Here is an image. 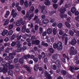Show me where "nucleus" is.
I'll return each mask as SVG.
<instances>
[{
	"instance_id": "1",
	"label": "nucleus",
	"mask_w": 79,
	"mask_h": 79,
	"mask_svg": "<svg viewBox=\"0 0 79 79\" xmlns=\"http://www.w3.org/2000/svg\"><path fill=\"white\" fill-rule=\"evenodd\" d=\"M39 9H41V13L43 14H47V11L45 10V7L44 6H42L41 7L40 6L38 7Z\"/></svg>"
},
{
	"instance_id": "2",
	"label": "nucleus",
	"mask_w": 79,
	"mask_h": 79,
	"mask_svg": "<svg viewBox=\"0 0 79 79\" xmlns=\"http://www.w3.org/2000/svg\"><path fill=\"white\" fill-rule=\"evenodd\" d=\"M57 48L58 50L60 51L62 50V43L61 42H59L57 43Z\"/></svg>"
},
{
	"instance_id": "3",
	"label": "nucleus",
	"mask_w": 79,
	"mask_h": 79,
	"mask_svg": "<svg viewBox=\"0 0 79 79\" xmlns=\"http://www.w3.org/2000/svg\"><path fill=\"white\" fill-rule=\"evenodd\" d=\"M74 69L75 70H78V69H79V68L75 67L74 66L73 67L70 65L69 70L71 71L72 73H74L75 71Z\"/></svg>"
},
{
	"instance_id": "4",
	"label": "nucleus",
	"mask_w": 79,
	"mask_h": 79,
	"mask_svg": "<svg viewBox=\"0 0 79 79\" xmlns=\"http://www.w3.org/2000/svg\"><path fill=\"white\" fill-rule=\"evenodd\" d=\"M23 22V19H22L19 20L16 22V26H21V24H22Z\"/></svg>"
},
{
	"instance_id": "5",
	"label": "nucleus",
	"mask_w": 79,
	"mask_h": 79,
	"mask_svg": "<svg viewBox=\"0 0 79 79\" xmlns=\"http://www.w3.org/2000/svg\"><path fill=\"white\" fill-rule=\"evenodd\" d=\"M34 21H35V22L37 23H40V19L39 18L38 16H37L36 15L35 16L34 18Z\"/></svg>"
},
{
	"instance_id": "6",
	"label": "nucleus",
	"mask_w": 79,
	"mask_h": 79,
	"mask_svg": "<svg viewBox=\"0 0 79 79\" xmlns=\"http://www.w3.org/2000/svg\"><path fill=\"white\" fill-rule=\"evenodd\" d=\"M53 74V72L52 71H50L48 73L46 72L45 73L44 75L45 77H48V76H51L50 75Z\"/></svg>"
},
{
	"instance_id": "7",
	"label": "nucleus",
	"mask_w": 79,
	"mask_h": 79,
	"mask_svg": "<svg viewBox=\"0 0 79 79\" xmlns=\"http://www.w3.org/2000/svg\"><path fill=\"white\" fill-rule=\"evenodd\" d=\"M40 43V41L38 40H33L32 41V44L33 45H34V44H36V45H39Z\"/></svg>"
},
{
	"instance_id": "8",
	"label": "nucleus",
	"mask_w": 79,
	"mask_h": 79,
	"mask_svg": "<svg viewBox=\"0 0 79 79\" xmlns=\"http://www.w3.org/2000/svg\"><path fill=\"white\" fill-rule=\"evenodd\" d=\"M44 3L46 6H48L50 4V1L49 0H45L44 1Z\"/></svg>"
},
{
	"instance_id": "9",
	"label": "nucleus",
	"mask_w": 79,
	"mask_h": 79,
	"mask_svg": "<svg viewBox=\"0 0 79 79\" xmlns=\"http://www.w3.org/2000/svg\"><path fill=\"white\" fill-rule=\"evenodd\" d=\"M29 13H31V12L29 11H28L27 12V14L26 15V16L24 17L23 18L24 20H26L27 18H29Z\"/></svg>"
},
{
	"instance_id": "10",
	"label": "nucleus",
	"mask_w": 79,
	"mask_h": 79,
	"mask_svg": "<svg viewBox=\"0 0 79 79\" xmlns=\"http://www.w3.org/2000/svg\"><path fill=\"white\" fill-rule=\"evenodd\" d=\"M9 63H8V62H6L4 61H3L2 63V66H6V67H8L9 64Z\"/></svg>"
},
{
	"instance_id": "11",
	"label": "nucleus",
	"mask_w": 79,
	"mask_h": 79,
	"mask_svg": "<svg viewBox=\"0 0 79 79\" xmlns=\"http://www.w3.org/2000/svg\"><path fill=\"white\" fill-rule=\"evenodd\" d=\"M12 15L13 16V18H15L17 15V13L15 11V10L14 9H13L12 10Z\"/></svg>"
},
{
	"instance_id": "12",
	"label": "nucleus",
	"mask_w": 79,
	"mask_h": 79,
	"mask_svg": "<svg viewBox=\"0 0 79 79\" xmlns=\"http://www.w3.org/2000/svg\"><path fill=\"white\" fill-rule=\"evenodd\" d=\"M56 64L57 65V66L58 68H60L61 66V63H60V61L58 60H57L56 61Z\"/></svg>"
},
{
	"instance_id": "13",
	"label": "nucleus",
	"mask_w": 79,
	"mask_h": 79,
	"mask_svg": "<svg viewBox=\"0 0 79 79\" xmlns=\"http://www.w3.org/2000/svg\"><path fill=\"white\" fill-rule=\"evenodd\" d=\"M9 56L10 59H13L15 58V54H13V53H10L9 54Z\"/></svg>"
},
{
	"instance_id": "14",
	"label": "nucleus",
	"mask_w": 79,
	"mask_h": 79,
	"mask_svg": "<svg viewBox=\"0 0 79 79\" xmlns=\"http://www.w3.org/2000/svg\"><path fill=\"white\" fill-rule=\"evenodd\" d=\"M66 9L65 7H62L60 10V13L62 14V13H64L66 11Z\"/></svg>"
},
{
	"instance_id": "15",
	"label": "nucleus",
	"mask_w": 79,
	"mask_h": 79,
	"mask_svg": "<svg viewBox=\"0 0 79 79\" xmlns=\"http://www.w3.org/2000/svg\"><path fill=\"white\" fill-rule=\"evenodd\" d=\"M4 21H5V22L4 23V26H6L8 24V23H9V20L7 19L6 20L5 19H4L2 21L3 23H4Z\"/></svg>"
},
{
	"instance_id": "16",
	"label": "nucleus",
	"mask_w": 79,
	"mask_h": 79,
	"mask_svg": "<svg viewBox=\"0 0 79 79\" xmlns=\"http://www.w3.org/2000/svg\"><path fill=\"white\" fill-rule=\"evenodd\" d=\"M31 56H30V55L28 54L27 55H25V56H22V58H23V59H28L29 57H30Z\"/></svg>"
},
{
	"instance_id": "17",
	"label": "nucleus",
	"mask_w": 79,
	"mask_h": 79,
	"mask_svg": "<svg viewBox=\"0 0 79 79\" xmlns=\"http://www.w3.org/2000/svg\"><path fill=\"white\" fill-rule=\"evenodd\" d=\"M10 11L8 10H7L6 12V14L5 15H4V17L6 18H8L9 15H10Z\"/></svg>"
},
{
	"instance_id": "18",
	"label": "nucleus",
	"mask_w": 79,
	"mask_h": 79,
	"mask_svg": "<svg viewBox=\"0 0 79 79\" xmlns=\"http://www.w3.org/2000/svg\"><path fill=\"white\" fill-rule=\"evenodd\" d=\"M35 15V14L34 13H32L30 15L28 18V19L29 20H31V19L32 18H33V17Z\"/></svg>"
},
{
	"instance_id": "19",
	"label": "nucleus",
	"mask_w": 79,
	"mask_h": 79,
	"mask_svg": "<svg viewBox=\"0 0 79 79\" xmlns=\"http://www.w3.org/2000/svg\"><path fill=\"white\" fill-rule=\"evenodd\" d=\"M17 47L18 48L17 49V51L18 52H20L22 50V48L20 47L19 45L17 46Z\"/></svg>"
},
{
	"instance_id": "20",
	"label": "nucleus",
	"mask_w": 79,
	"mask_h": 79,
	"mask_svg": "<svg viewBox=\"0 0 79 79\" xmlns=\"http://www.w3.org/2000/svg\"><path fill=\"white\" fill-rule=\"evenodd\" d=\"M76 39H73L72 40L70 44L71 45H74L76 44Z\"/></svg>"
},
{
	"instance_id": "21",
	"label": "nucleus",
	"mask_w": 79,
	"mask_h": 79,
	"mask_svg": "<svg viewBox=\"0 0 79 79\" xmlns=\"http://www.w3.org/2000/svg\"><path fill=\"white\" fill-rule=\"evenodd\" d=\"M74 28H73L72 29H73L74 32L76 33V35L77 37H79V31H77L75 29H73Z\"/></svg>"
},
{
	"instance_id": "22",
	"label": "nucleus",
	"mask_w": 79,
	"mask_h": 79,
	"mask_svg": "<svg viewBox=\"0 0 79 79\" xmlns=\"http://www.w3.org/2000/svg\"><path fill=\"white\" fill-rule=\"evenodd\" d=\"M77 53V51L76 50L74 52H71L69 53L70 55H76V53Z\"/></svg>"
},
{
	"instance_id": "23",
	"label": "nucleus",
	"mask_w": 79,
	"mask_h": 79,
	"mask_svg": "<svg viewBox=\"0 0 79 79\" xmlns=\"http://www.w3.org/2000/svg\"><path fill=\"white\" fill-rule=\"evenodd\" d=\"M65 24L66 26L68 28V29H70L71 27V25H70V24H69V23L67 22H66L65 23Z\"/></svg>"
},
{
	"instance_id": "24",
	"label": "nucleus",
	"mask_w": 79,
	"mask_h": 79,
	"mask_svg": "<svg viewBox=\"0 0 79 79\" xmlns=\"http://www.w3.org/2000/svg\"><path fill=\"white\" fill-rule=\"evenodd\" d=\"M52 29L49 28L47 30V33L48 34H52Z\"/></svg>"
},
{
	"instance_id": "25",
	"label": "nucleus",
	"mask_w": 79,
	"mask_h": 79,
	"mask_svg": "<svg viewBox=\"0 0 79 79\" xmlns=\"http://www.w3.org/2000/svg\"><path fill=\"white\" fill-rule=\"evenodd\" d=\"M76 11V8L75 7H73L71 9V12L72 13H74Z\"/></svg>"
},
{
	"instance_id": "26",
	"label": "nucleus",
	"mask_w": 79,
	"mask_h": 79,
	"mask_svg": "<svg viewBox=\"0 0 79 79\" xmlns=\"http://www.w3.org/2000/svg\"><path fill=\"white\" fill-rule=\"evenodd\" d=\"M38 67H39V65L37 64H35L34 65V70L35 71H37L38 69Z\"/></svg>"
},
{
	"instance_id": "27",
	"label": "nucleus",
	"mask_w": 79,
	"mask_h": 79,
	"mask_svg": "<svg viewBox=\"0 0 79 79\" xmlns=\"http://www.w3.org/2000/svg\"><path fill=\"white\" fill-rule=\"evenodd\" d=\"M58 55H53L52 56V58L53 60H56L57 58H58Z\"/></svg>"
},
{
	"instance_id": "28",
	"label": "nucleus",
	"mask_w": 79,
	"mask_h": 79,
	"mask_svg": "<svg viewBox=\"0 0 79 79\" xmlns=\"http://www.w3.org/2000/svg\"><path fill=\"white\" fill-rule=\"evenodd\" d=\"M8 32V30H4L2 33V35H5Z\"/></svg>"
},
{
	"instance_id": "29",
	"label": "nucleus",
	"mask_w": 79,
	"mask_h": 79,
	"mask_svg": "<svg viewBox=\"0 0 79 79\" xmlns=\"http://www.w3.org/2000/svg\"><path fill=\"white\" fill-rule=\"evenodd\" d=\"M53 8L55 10H56L57 8H58V4H53Z\"/></svg>"
},
{
	"instance_id": "30",
	"label": "nucleus",
	"mask_w": 79,
	"mask_h": 79,
	"mask_svg": "<svg viewBox=\"0 0 79 79\" xmlns=\"http://www.w3.org/2000/svg\"><path fill=\"white\" fill-rule=\"evenodd\" d=\"M57 27L60 29L62 28V27H63V23H59L58 24Z\"/></svg>"
},
{
	"instance_id": "31",
	"label": "nucleus",
	"mask_w": 79,
	"mask_h": 79,
	"mask_svg": "<svg viewBox=\"0 0 79 79\" xmlns=\"http://www.w3.org/2000/svg\"><path fill=\"white\" fill-rule=\"evenodd\" d=\"M49 21V20L48 19H45L43 21V24H47L48 23Z\"/></svg>"
},
{
	"instance_id": "32",
	"label": "nucleus",
	"mask_w": 79,
	"mask_h": 79,
	"mask_svg": "<svg viewBox=\"0 0 79 79\" xmlns=\"http://www.w3.org/2000/svg\"><path fill=\"white\" fill-rule=\"evenodd\" d=\"M51 69L53 70H56V66L55 65H53L51 66Z\"/></svg>"
},
{
	"instance_id": "33",
	"label": "nucleus",
	"mask_w": 79,
	"mask_h": 79,
	"mask_svg": "<svg viewBox=\"0 0 79 79\" xmlns=\"http://www.w3.org/2000/svg\"><path fill=\"white\" fill-rule=\"evenodd\" d=\"M7 71H8V70L7 69V68L5 67H4L3 68V73H6V72H7Z\"/></svg>"
},
{
	"instance_id": "34",
	"label": "nucleus",
	"mask_w": 79,
	"mask_h": 79,
	"mask_svg": "<svg viewBox=\"0 0 79 79\" xmlns=\"http://www.w3.org/2000/svg\"><path fill=\"white\" fill-rule=\"evenodd\" d=\"M9 65L7 67V68H10V69H13L14 68H15V66L13 65H10V64L9 63Z\"/></svg>"
},
{
	"instance_id": "35",
	"label": "nucleus",
	"mask_w": 79,
	"mask_h": 79,
	"mask_svg": "<svg viewBox=\"0 0 79 79\" xmlns=\"http://www.w3.org/2000/svg\"><path fill=\"white\" fill-rule=\"evenodd\" d=\"M24 4L25 7H28V1H26L24 2Z\"/></svg>"
},
{
	"instance_id": "36",
	"label": "nucleus",
	"mask_w": 79,
	"mask_h": 79,
	"mask_svg": "<svg viewBox=\"0 0 79 79\" xmlns=\"http://www.w3.org/2000/svg\"><path fill=\"white\" fill-rule=\"evenodd\" d=\"M56 13V11H52L49 13V15L50 16H52V15H53L54 13Z\"/></svg>"
},
{
	"instance_id": "37",
	"label": "nucleus",
	"mask_w": 79,
	"mask_h": 79,
	"mask_svg": "<svg viewBox=\"0 0 79 79\" xmlns=\"http://www.w3.org/2000/svg\"><path fill=\"white\" fill-rule=\"evenodd\" d=\"M23 59H24L23 58H21L19 61V62L20 63H21V64H23V63L24 61L23 60Z\"/></svg>"
},
{
	"instance_id": "38",
	"label": "nucleus",
	"mask_w": 79,
	"mask_h": 79,
	"mask_svg": "<svg viewBox=\"0 0 79 79\" xmlns=\"http://www.w3.org/2000/svg\"><path fill=\"white\" fill-rule=\"evenodd\" d=\"M26 26H23L22 28V31L23 32H24L26 31Z\"/></svg>"
},
{
	"instance_id": "39",
	"label": "nucleus",
	"mask_w": 79,
	"mask_h": 79,
	"mask_svg": "<svg viewBox=\"0 0 79 79\" xmlns=\"http://www.w3.org/2000/svg\"><path fill=\"white\" fill-rule=\"evenodd\" d=\"M53 32L54 35L56 34V29L55 28L53 29Z\"/></svg>"
},
{
	"instance_id": "40",
	"label": "nucleus",
	"mask_w": 79,
	"mask_h": 79,
	"mask_svg": "<svg viewBox=\"0 0 79 79\" xmlns=\"http://www.w3.org/2000/svg\"><path fill=\"white\" fill-rule=\"evenodd\" d=\"M24 68H27V71H28V72H30V71H31V70L30 69V68H29V67H27V65H24Z\"/></svg>"
},
{
	"instance_id": "41",
	"label": "nucleus",
	"mask_w": 79,
	"mask_h": 79,
	"mask_svg": "<svg viewBox=\"0 0 79 79\" xmlns=\"http://www.w3.org/2000/svg\"><path fill=\"white\" fill-rule=\"evenodd\" d=\"M68 38L67 37H66L65 38V40H64L65 44V45H66V44H67V43H68Z\"/></svg>"
},
{
	"instance_id": "42",
	"label": "nucleus",
	"mask_w": 79,
	"mask_h": 79,
	"mask_svg": "<svg viewBox=\"0 0 79 79\" xmlns=\"http://www.w3.org/2000/svg\"><path fill=\"white\" fill-rule=\"evenodd\" d=\"M14 62L15 63H18V59L17 58H15L14 59Z\"/></svg>"
},
{
	"instance_id": "43",
	"label": "nucleus",
	"mask_w": 79,
	"mask_h": 79,
	"mask_svg": "<svg viewBox=\"0 0 79 79\" xmlns=\"http://www.w3.org/2000/svg\"><path fill=\"white\" fill-rule=\"evenodd\" d=\"M63 56L64 58H67L68 60L69 61V57H68L66 56V54H63Z\"/></svg>"
},
{
	"instance_id": "44",
	"label": "nucleus",
	"mask_w": 79,
	"mask_h": 79,
	"mask_svg": "<svg viewBox=\"0 0 79 79\" xmlns=\"http://www.w3.org/2000/svg\"><path fill=\"white\" fill-rule=\"evenodd\" d=\"M69 34L71 36H73L74 35V32L71 30L69 31Z\"/></svg>"
},
{
	"instance_id": "45",
	"label": "nucleus",
	"mask_w": 79,
	"mask_h": 79,
	"mask_svg": "<svg viewBox=\"0 0 79 79\" xmlns=\"http://www.w3.org/2000/svg\"><path fill=\"white\" fill-rule=\"evenodd\" d=\"M10 50V48L9 47H8L5 50V52H6V53H9Z\"/></svg>"
},
{
	"instance_id": "46",
	"label": "nucleus",
	"mask_w": 79,
	"mask_h": 79,
	"mask_svg": "<svg viewBox=\"0 0 79 79\" xmlns=\"http://www.w3.org/2000/svg\"><path fill=\"white\" fill-rule=\"evenodd\" d=\"M39 31H40V34H42V33H43V28L42 27H40V28Z\"/></svg>"
},
{
	"instance_id": "47",
	"label": "nucleus",
	"mask_w": 79,
	"mask_h": 79,
	"mask_svg": "<svg viewBox=\"0 0 79 79\" xmlns=\"http://www.w3.org/2000/svg\"><path fill=\"white\" fill-rule=\"evenodd\" d=\"M67 21L69 22L70 23L71 22H72V19H71V17H69L67 19Z\"/></svg>"
},
{
	"instance_id": "48",
	"label": "nucleus",
	"mask_w": 79,
	"mask_h": 79,
	"mask_svg": "<svg viewBox=\"0 0 79 79\" xmlns=\"http://www.w3.org/2000/svg\"><path fill=\"white\" fill-rule=\"evenodd\" d=\"M8 74L11 75V76H13V73L11 70H10L9 72H8Z\"/></svg>"
},
{
	"instance_id": "49",
	"label": "nucleus",
	"mask_w": 79,
	"mask_h": 79,
	"mask_svg": "<svg viewBox=\"0 0 79 79\" xmlns=\"http://www.w3.org/2000/svg\"><path fill=\"white\" fill-rule=\"evenodd\" d=\"M35 10V8H34V7L32 6L30 8V11H31V12L30 13H32L33 12V11H34Z\"/></svg>"
},
{
	"instance_id": "50",
	"label": "nucleus",
	"mask_w": 79,
	"mask_h": 79,
	"mask_svg": "<svg viewBox=\"0 0 79 79\" xmlns=\"http://www.w3.org/2000/svg\"><path fill=\"white\" fill-rule=\"evenodd\" d=\"M61 73L62 74L64 75V74H66V71L65 70H61Z\"/></svg>"
},
{
	"instance_id": "51",
	"label": "nucleus",
	"mask_w": 79,
	"mask_h": 79,
	"mask_svg": "<svg viewBox=\"0 0 79 79\" xmlns=\"http://www.w3.org/2000/svg\"><path fill=\"white\" fill-rule=\"evenodd\" d=\"M13 31H9L8 34L9 35H11L12 34H13Z\"/></svg>"
},
{
	"instance_id": "52",
	"label": "nucleus",
	"mask_w": 79,
	"mask_h": 79,
	"mask_svg": "<svg viewBox=\"0 0 79 79\" xmlns=\"http://www.w3.org/2000/svg\"><path fill=\"white\" fill-rule=\"evenodd\" d=\"M4 48H5L4 46H2V47L0 48V52H3L4 50Z\"/></svg>"
},
{
	"instance_id": "53",
	"label": "nucleus",
	"mask_w": 79,
	"mask_h": 79,
	"mask_svg": "<svg viewBox=\"0 0 79 79\" xmlns=\"http://www.w3.org/2000/svg\"><path fill=\"white\" fill-rule=\"evenodd\" d=\"M33 60L35 62H36V63H37V62H38V58L37 57L34 58L33 59Z\"/></svg>"
},
{
	"instance_id": "54",
	"label": "nucleus",
	"mask_w": 79,
	"mask_h": 79,
	"mask_svg": "<svg viewBox=\"0 0 79 79\" xmlns=\"http://www.w3.org/2000/svg\"><path fill=\"white\" fill-rule=\"evenodd\" d=\"M35 31H37L38 28H39V26L37 25H35Z\"/></svg>"
},
{
	"instance_id": "55",
	"label": "nucleus",
	"mask_w": 79,
	"mask_h": 79,
	"mask_svg": "<svg viewBox=\"0 0 79 79\" xmlns=\"http://www.w3.org/2000/svg\"><path fill=\"white\" fill-rule=\"evenodd\" d=\"M13 28V25H10L9 26V29H11Z\"/></svg>"
},
{
	"instance_id": "56",
	"label": "nucleus",
	"mask_w": 79,
	"mask_h": 79,
	"mask_svg": "<svg viewBox=\"0 0 79 79\" xmlns=\"http://www.w3.org/2000/svg\"><path fill=\"white\" fill-rule=\"evenodd\" d=\"M75 19L77 21H79V15L75 17Z\"/></svg>"
},
{
	"instance_id": "57",
	"label": "nucleus",
	"mask_w": 79,
	"mask_h": 79,
	"mask_svg": "<svg viewBox=\"0 0 79 79\" xmlns=\"http://www.w3.org/2000/svg\"><path fill=\"white\" fill-rule=\"evenodd\" d=\"M15 45L16 42H13L11 44V46H12V47H14Z\"/></svg>"
},
{
	"instance_id": "58",
	"label": "nucleus",
	"mask_w": 79,
	"mask_h": 79,
	"mask_svg": "<svg viewBox=\"0 0 79 79\" xmlns=\"http://www.w3.org/2000/svg\"><path fill=\"white\" fill-rule=\"evenodd\" d=\"M41 56L42 58H44L45 56V54L44 52H42L41 53Z\"/></svg>"
},
{
	"instance_id": "59",
	"label": "nucleus",
	"mask_w": 79,
	"mask_h": 79,
	"mask_svg": "<svg viewBox=\"0 0 79 79\" xmlns=\"http://www.w3.org/2000/svg\"><path fill=\"white\" fill-rule=\"evenodd\" d=\"M10 56H7L5 58V60H10Z\"/></svg>"
},
{
	"instance_id": "60",
	"label": "nucleus",
	"mask_w": 79,
	"mask_h": 79,
	"mask_svg": "<svg viewBox=\"0 0 79 79\" xmlns=\"http://www.w3.org/2000/svg\"><path fill=\"white\" fill-rule=\"evenodd\" d=\"M24 1L23 0H21L20 1V3L21 5H23V4H24Z\"/></svg>"
},
{
	"instance_id": "61",
	"label": "nucleus",
	"mask_w": 79,
	"mask_h": 79,
	"mask_svg": "<svg viewBox=\"0 0 79 79\" xmlns=\"http://www.w3.org/2000/svg\"><path fill=\"white\" fill-rule=\"evenodd\" d=\"M53 47L54 48H56V47H57V45L55 43L53 45Z\"/></svg>"
},
{
	"instance_id": "62",
	"label": "nucleus",
	"mask_w": 79,
	"mask_h": 79,
	"mask_svg": "<svg viewBox=\"0 0 79 79\" xmlns=\"http://www.w3.org/2000/svg\"><path fill=\"white\" fill-rule=\"evenodd\" d=\"M75 15L76 16H78L79 15V12L78 11H76L75 13Z\"/></svg>"
},
{
	"instance_id": "63",
	"label": "nucleus",
	"mask_w": 79,
	"mask_h": 79,
	"mask_svg": "<svg viewBox=\"0 0 79 79\" xmlns=\"http://www.w3.org/2000/svg\"><path fill=\"white\" fill-rule=\"evenodd\" d=\"M54 21H55V19L54 18L51 19L50 20V23H53Z\"/></svg>"
},
{
	"instance_id": "64",
	"label": "nucleus",
	"mask_w": 79,
	"mask_h": 79,
	"mask_svg": "<svg viewBox=\"0 0 79 79\" xmlns=\"http://www.w3.org/2000/svg\"><path fill=\"white\" fill-rule=\"evenodd\" d=\"M65 6L66 8H69V7H70V6H71V4H66Z\"/></svg>"
}]
</instances>
